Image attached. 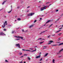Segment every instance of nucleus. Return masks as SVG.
I'll return each instance as SVG.
<instances>
[{"label": "nucleus", "instance_id": "61", "mask_svg": "<svg viewBox=\"0 0 63 63\" xmlns=\"http://www.w3.org/2000/svg\"><path fill=\"white\" fill-rule=\"evenodd\" d=\"M35 47H37L36 46H35Z\"/></svg>", "mask_w": 63, "mask_h": 63}, {"label": "nucleus", "instance_id": "26", "mask_svg": "<svg viewBox=\"0 0 63 63\" xmlns=\"http://www.w3.org/2000/svg\"><path fill=\"white\" fill-rule=\"evenodd\" d=\"M46 32V31H43L42 32H41V33H44V32Z\"/></svg>", "mask_w": 63, "mask_h": 63}, {"label": "nucleus", "instance_id": "39", "mask_svg": "<svg viewBox=\"0 0 63 63\" xmlns=\"http://www.w3.org/2000/svg\"><path fill=\"white\" fill-rule=\"evenodd\" d=\"M20 63H22V61H21V62H20Z\"/></svg>", "mask_w": 63, "mask_h": 63}, {"label": "nucleus", "instance_id": "57", "mask_svg": "<svg viewBox=\"0 0 63 63\" xmlns=\"http://www.w3.org/2000/svg\"><path fill=\"white\" fill-rule=\"evenodd\" d=\"M29 12V10H28V11H27V12Z\"/></svg>", "mask_w": 63, "mask_h": 63}, {"label": "nucleus", "instance_id": "29", "mask_svg": "<svg viewBox=\"0 0 63 63\" xmlns=\"http://www.w3.org/2000/svg\"><path fill=\"white\" fill-rule=\"evenodd\" d=\"M28 32V31H27V30L26 31H24V32Z\"/></svg>", "mask_w": 63, "mask_h": 63}, {"label": "nucleus", "instance_id": "23", "mask_svg": "<svg viewBox=\"0 0 63 63\" xmlns=\"http://www.w3.org/2000/svg\"><path fill=\"white\" fill-rule=\"evenodd\" d=\"M28 59L29 60H30V58L29 57L28 58Z\"/></svg>", "mask_w": 63, "mask_h": 63}, {"label": "nucleus", "instance_id": "2", "mask_svg": "<svg viewBox=\"0 0 63 63\" xmlns=\"http://www.w3.org/2000/svg\"><path fill=\"white\" fill-rule=\"evenodd\" d=\"M46 6H45L44 7L41 8L40 9V10L41 11H43L44 10H45V9H46Z\"/></svg>", "mask_w": 63, "mask_h": 63}, {"label": "nucleus", "instance_id": "60", "mask_svg": "<svg viewBox=\"0 0 63 63\" xmlns=\"http://www.w3.org/2000/svg\"><path fill=\"white\" fill-rule=\"evenodd\" d=\"M47 60H46V61H47Z\"/></svg>", "mask_w": 63, "mask_h": 63}, {"label": "nucleus", "instance_id": "7", "mask_svg": "<svg viewBox=\"0 0 63 63\" xmlns=\"http://www.w3.org/2000/svg\"><path fill=\"white\" fill-rule=\"evenodd\" d=\"M34 15V13H31L29 14V16H33V15Z\"/></svg>", "mask_w": 63, "mask_h": 63}, {"label": "nucleus", "instance_id": "13", "mask_svg": "<svg viewBox=\"0 0 63 63\" xmlns=\"http://www.w3.org/2000/svg\"><path fill=\"white\" fill-rule=\"evenodd\" d=\"M33 25H31V26H30L29 28H31V27H33Z\"/></svg>", "mask_w": 63, "mask_h": 63}, {"label": "nucleus", "instance_id": "54", "mask_svg": "<svg viewBox=\"0 0 63 63\" xmlns=\"http://www.w3.org/2000/svg\"><path fill=\"white\" fill-rule=\"evenodd\" d=\"M62 28H60V29H62Z\"/></svg>", "mask_w": 63, "mask_h": 63}, {"label": "nucleus", "instance_id": "1", "mask_svg": "<svg viewBox=\"0 0 63 63\" xmlns=\"http://www.w3.org/2000/svg\"><path fill=\"white\" fill-rule=\"evenodd\" d=\"M36 48H35V50H33L32 51H31L30 50H25V49H22V50L23 51H31V52H33V51H35L36 50Z\"/></svg>", "mask_w": 63, "mask_h": 63}, {"label": "nucleus", "instance_id": "30", "mask_svg": "<svg viewBox=\"0 0 63 63\" xmlns=\"http://www.w3.org/2000/svg\"><path fill=\"white\" fill-rule=\"evenodd\" d=\"M55 61V60H54V59H53V62H54Z\"/></svg>", "mask_w": 63, "mask_h": 63}, {"label": "nucleus", "instance_id": "19", "mask_svg": "<svg viewBox=\"0 0 63 63\" xmlns=\"http://www.w3.org/2000/svg\"><path fill=\"white\" fill-rule=\"evenodd\" d=\"M48 54V53H47L46 54H45V55L44 56H47V55Z\"/></svg>", "mask_w": 63, "mask_h": 63}, {"label": "nucleus", "instance_id": "43", "mask_svg": "<svg viewBox=\"0 0 63 63\" xmlns=\"http://www.w3.org/2000/svg\"><path fill=\"white\" fill-rule=\"evenodd\" d=\"M51 5V4H50V5H49V6H48V7H49V6Z\"/></svg>", "mask_w": 63, "mask_h": 63}, {"label": "nucleus", "instance_id": "8", "mask_svg": "<svg viewBox=\"0 0 63 63\" xmlns=\"http://www.w3.org/2000/svg\"><path fill=\"white\" fill-rule=\"evenodd\" d=\"M16 46H17V47H18L19 48H20V46L19 45V44H17L16 45Z\"/></svg>", "mask_w": 63, "mask_h": 63}, {"label": "nucleus", "instance_id": "15", "mask_svg": "<svg viewBox=\"0 0 63 63\" xmlns=\"http://www.w3.org/2000/svg\"><path fill=\"white\" fill-rule=\"evenodd\" d=\"M12 10L8 12V13H10L11 12H12Z\"/></svg>", "mask_w": 63, "mask_h": 63}, {"label": "nucleus", "instance_id": "5", "mask_svg": "<svg viewBox=\"0 0 63 63\" xmlns=\"http://www.w3.org/2000/svg\"><path fill=\"white\" fill-rule=\"evenodd\" d=\"M6 35V34H4V33H3V32H1L0 33V35Z\"/></svg>", "mask_w": 63, "mask_h": 63}, {"label": "nucleus", "instance_id": "35", "mask_svg": "<svg viewBox=\"0 0 63 63\" xmlns=\"http://www.w3.org/2000/svg\"><path fill=\"white\" fill-rule=\"evenodd\" d=\"M55 35V34H53L52 35V36H54Z\"/></svg>", "mask_w": 63, "mask_h": 63}, {"label": "nucleus", "instance_id": "17", "mask_svg": "<svg viewBox=\"0 0 63 63\" xmlns=\"http://www.w3.org/2000/svg\"><path fill=\"white\" fill-rule=\"evenodd\" d=\"M20 40V39L19 38L15 39L16 41H18V40Z\"/></svg>", "mask_w": 63, "mask_h": 63}, {"label": "nucleus", "instance_id": "41", "mask_svg": "<svg viewBox=\"0 0 63 63\" xmlns=\"http://www.w3.org/2000/svg\"><path fill=\"white\" fill-rule=\"evenodd\" d=\"M61 34V33H60V34H58V35H60Z\"/></svg>", "mask_w": 63, "mask_h": 63}, {"label": "nucleus", "instance_id": "59", "mask_svg": "<svg viewBox=\"0 0 63 63\" xmlns=\"http://www.w3.org/2000/svg\"><path fill=\"white\" fill-rule=\"evenodd\" d=\"M40 2H41V1H40L39 2V3H40Z\"/></svg>", "mask_w": 63, "mask_h": 63}, {"label": "nucleus", "instance_id": "22", "mask_svg": "<svg viewBox=\"0 0 63 63\" xmlns=\"http://www.w3.org/2000/svg\"><path fill=\"white\" fill-rule=\"evenodd\" d=\"M49 42L50 43H53V41H49Z\"/></svg>", "mask_w": 63, "mask_h": 63}, {"label": "nucleus", "instance_id": "38", "mask_svg": "<svg viewBox=\"0 0 63 63\" xmlns=\"http://www.w3.org/2000/svg\"><path fill=\"white\" fill-rule=\"evenodd\" d=\"M5 62H8V61L7 60H5Z\"/></svg>", "mask_w": 63, "mask_h": 63}, {"label": "nucleus", "instance_id": "24", "mask_svg": "<svg viewBox=\"0 0 63 63\" xmlns=\"http://www.w3.org/2000/svg\"><path fill=\"white\" fill-rule=\"evenodd\" d=\"M53 25V24H51V25H50L49 27H51V26H52V25Z\"/></svg>", "mask_w": 63, "mask_h": 63}, {"label": "nucleus", "instance_id": "48", "mask_svg": "<svg viewBox=\"0 0 63 63\" xmlns=\"http://www.w3.org/2000/svg\"><path fill=\"white\" fill-rule=\"evenodd\" d=\"M42 34V32H41V33H40V35H41V34Z\"/></svg>", "mask_w": 63, "mask_h": 63}, {"label": "nucleus", "instance_id": "14", "mask_svg": "<svg viewBox=\"0 0 63 63\" xmlns=\"http://www.w3.org/2000/svg\"><path fill=\"white\" fill-rule=\"evenodd\" d=\"M17 20H18V21H20L21 20V19L20 18H18L17 19Z\"/></svg>", "mask_w": 63, "mask_h": 63}, {"label": "nucleus", "instance_id": "27", "mask_svg": "<svg viewBox=\"0 0 63 63\" xmlns=\"http://www.w3.org/2000/svg\"><path fill=\"white\" fill-rule=\"evenodd\" d=\"M44 42H40V43H39V44H42V43H44Z\"/></svg>", "mask_w": 63, "mask_h": 63}, {"label": "nucleus", "instance_id": "55", "mask_svg": "<svg viewBox=\"0 0 63 63\" xmlns=\"http://www.w3.org/2000/svg\"><path fill=\"white\" fill-rule=\"evenodd\" d=\"M24 63H26V62H24Z\"/></svg>", "mask_w": 63, "mask_h": 63}, {"label": "nucleus", "instance_id": "18", "mask_svg": "<svg viewBox=\"0 0 63 63\" xmlns=\"http://www.w3.org/2000/svg\"><path fill=\"white\" fill-rule=\"evenodd\" d=\"M61 31V30H60L56 32H55V33H58V32H60V31Z\"/></svg>", "mask_w": 63, "mask_h": 63}, {"label": "nucleus", "instance_id": "62", "mask_svg": "<svg viewBox=\"0 0 63 63\" xmlns=\"http://www.w3.org/2000/svg\"><path fill=\"white\" fill-rule=\"evenodd\" d=\"M15 21H16V20H15Z\"/></svg>", "mask_w": 63, "mask_h": 63}, {"label": "nucleus", "instance_id": "6", "mask_svg": "<svg viewBox=\"0 0 63 63\" xmlns=\"http://www.w3.org/2000/svg\"><path fill=\"white\" fill-rule=\"evenodd\" d=\"M7 25V23H4V25L2 26V27L3 28H4L5 27V25Z\"/></svg>", "mask_w": 63, "mask_h": 63}, {"label": "nucleus", "instance_id": "20", "mask_svg": "<svg viewBox=\"0 0 63 63\" xmlns=\"http://www.w3.org/2000/svg\"><path fill=\"white\" fill-rule=\"evenodd\" d=\"M6 2V1H4L3 2V3H2V5H3V4H4V3Z\"/></svg>", "mask_w": 63, "mask_h": 63}, {"label": "nucleus", "instance_id": "50", "mask_svg": "<svg viewBox=\"0 0 63 63\" xmlns=\"http://www.w3.org/2000/svg\"><path fill=\"white\" fill-rule=\"evenodd\" d=\"M29 7H30V6H29L28 7H27V8H29Z\"/></svg>", "mask_w": 63, "mask_h": 63}, {"label": "nucleus", "instance_id": "21", "mask_svg": "<svg viewBox=\"0 0 63 63\" xmlns=\"http://www.w3.org/2000/svg\"><path fill=\"white\" fill-rule=\"evenodd\" d=\"M44 48H43V49H45V48H46V47H47V46H44Z\"/></svg>", "mask_w": 63, "mask_h": 63}, {"label": "nucleus", "instance_id": "36", "mask_svg": "<svg viewBox=\"0 0 63 63\" xmlns=\"http://www.w3.org/2000/svg\"><path fill=\"white\" fill-rule=\"evenodd\" d=\"M40 19L39 20H41V19H42V18H40Z\"/></svg>", "mask_w": 63, "mask_h": 63}, {"label": "nucleus", "instance_id": "3", "mask_svg": "<svg viewBox=\"0 0 63 63\" xmlns=\"http://www.w3.org/2000/svg\"><path fill=\"white\" fill-rule=\"evenodd\" d=\"M14 37H16V38H21V39H23V38L21 36H14Z\"/></svg>", "mask_w": 63, "mask_h": 63}, {"label": "nucleus", "instance_id": "45", "mask_svg": "<svg viewBox=\"0 0 63 63\" xmlns=\"http://www.w3.org/2000/svg\"><path fill=\"white\" fill-rule=\"evenodd\" d=\"M4 31H6V29H4Z\"/></svg>", "mask_w": 63, "mask_h": 63}, {"label": "nucleus", "instance_id": "34", "mask_svg": "<svg viewBox=\"0 0 63 63\" xmlns=\"http://www.w3.org/2000/svg\"><path fill=\"white\" fill-rule=\"evenodd\" d=\"M49 3V2H47V3H46V4H48Z\"/></svg>", "mask_w": 63, "mask_h": 63}, {"label": "nucleus", "instance_id": "64", "mask_svg": "<svg viewBox=\"0 0 63 63\" xmlns=\"http://www.w3.org/2000/svg\"><path fill=\"white\" fill-rule=\"evenodd\" d=\"M53 63H55L53 62Z\"/></svg>", "mask_w": 63, "mask_h": 63}, {"label": "nucleus", "instance_id": "9", "mask_svg": "<svg viewBox=\"0 0 63 63\" xmlns=\"http://www.w3.org/2000/svg\"><path fill=\"white\" fill-rule=\"evenodd\" d=\"M16 32H15V31H13L12 32V34H14H14H16Z\"/></svg>", "mask_w": 63, "mask_h": 63}, {"label": "nucleus", "instance_id": "28", "mask_svg": "<svg viewBox=\"0 0 63 63\" xmlns=\"http://www.w3.org/2000/svg\"><path fill=\"white\" fill-rule=\"evenodd\" d=\"M50 37V35H49L48 36V38H49Z\"/></svg>", "mask_w": 63, "mask_h": 63}, {"label": "nucleus", "instance_id": "32", "mask_svg": "<svg viewBox=\"0 0 63 63\" xmlns=\"http://www.w3.org/2000/svg\"><path fill=\"white\" fill-rule=\"evenodd\" d=\"M60 38H59L58 39V41H59V40H60Z\"/></svg>", "mask_w": 63, "mask_h": 63}, {"label": "nucleus", "instance_id": "42", "mask_svg": "<svg viewBox=\"0 0 63 63\" xmlns=\"http://www.w3.org/2000/svg\"><path fill=\"white\" fill-rule=\"evenodd\" d=\"M7 23V21H5V22L4 23Z\"/></svg>", "mask_w": 63, "mask_h": 63}, {"label": "nucleus", "instance_id": "56", "mask_svg": "<svg viewBox=\"0 0 63 63\" xmlns=\"http://www.w3.org/2000/svg\"><path fill=\"white\" fill-rule=\"evenodd\" d=\"M1 10H2V9H1L0 10V11H1Z\"/></svg>", "mask_w": 63, "mask_h": 63}, {"label": "nucleus", "instance_id": "51", "mask_svg": "<svg viewBox=\"0 0 63 63\" xmlns=\"http://www.w3.org/2000/svg\"><path fill=\"white\" fill-rule=\"evenodd\" d=\"M8 26H11V25H9Z\"/></svg>", "mask_w": 63, "mask_h": 63}, {"label": "nucleus", "instance_id": "11", "mask_svg": "<svg viewBox=\"0 0 63 63\" xmlns=\"http://www.w3.org/2000/svg\"><path fill=\"white\" fill-rule=\"evenodd\" d=\"M51 21V20H49L46 23H49V22Z\"/></svg>", "mask_w": 63, "mask_h": 63}, {"label": "nucleus", "instance_id": "31", "mask_svg": "<svg viewBox=\"0 0 63 63\" xmlns=\"http://www.w3.org/2000/svg\"><path fill=\"white\" fill-rule=\"evenodd\" d=\"M36 21H37V20H35L34 21V23L36 22Z\"/></svg>", "mask_w": 63, "mask_h": 63}, {"label": "nucleus", "instance_id": "47", "mask_svg": "<svg viewBox=\"0 0 63 63\" xmlns=\"http://www.w3.org/2000/svg\"><path fill=\"white\" fill-rule=\"evenodd\" d=\"M23 57V56H21V57H20V58H22V57Z\"/></svg>", "mask_w": 63, "mask_h": 63}, {"label": "nucleus", "instance_id": "10", "mask_svg": "<svg viewBox=\"0 0 63 63\" xmlns=\"http://www.w3.org/2000/svg\"><path fill=\"white\" fill-rule=\"evenodd\" d=\"M40 57H41V56L40 55L36 57V58H40Z\"/></svg>", "mask_w": 63, "mask_h": 63}, {"label": "nucleus", "instance_id": "16", "mask_svg": "<svg viewBox=\"0 0 63 63\" xmlns=\"http://www.w3.org/2000/svg\"><path fill=\"white\" fill-rule=\"evenodd\" d=\"M19 54V55H22V53L21 52H20Z\"/></svg>", "mask_w": 63, "mask_h": 63}, {"label": "nucleus", "instance_id": "33", "mask_svg": "<svg viewBox=\"0 0 63 63\" xmlns=\"http://www.w3.org/2000/svg\"><path fill=\"white\" fill-rule=\"evenodd\" d=\"M57 46L56 45H53V46Z\"/></svg>", "mask_w": 63, "mask_h": 63}, {"label": "nucleus", "instance_id": "40", "mask_svg": "<svg viewBox=\"0 0 63 63\" xmlns=\"http://www.w3.org/2000/svg\"><path fill=\"white\" fill-rule=\"evenodd\" d=\"M22 31H23V32H24V30L23 29L22 30Z\"/></svg>", "mask_w": 63, "mask_h": 63}, {"label": "nucleus", "instance_id": "52", "mask_svg": "<svg viewBox=\"0 0 63 63\" xmlns=\"http://www.w3.org/2000/svg\"><path fill=\"white\" fill-rule=\"evenodd\" d=\"M19 7H17V9H18V8H19Z\"/></svg>", "mask_w": 63, "mask_h": 63}, {"label": "nucleus", "instance_id": "25", "mask_svg": "<svg viewBox=\"0 0 63 63\" xmlns=\"http://www.w3.org/2000/svg\"><path fill=\"white\" fill-rule=\"evenodd\" d=\"M24 56H27V54H25L24 55Z\"/></svg>", "mask_w": 63, "mask_h": 63}, {"label": "nucleus", "instance_id": "63", "mask_svg": "<svg viewBox=\"0 0 63 63\" xmlns=\"http://www.w3.org/2000/svg\"><path fill=\"white\" fill-rule=\"evenodd\" d=\"M55 22H56V21H55Z\"/></svg>", "mask_w": 63, "mask_h": 63}, {"label": "nucleus", "instance_id": "49", "mask_svg": "<svg viewBox=\"0 0 63 63\" xmlns=\"http://www.w3.org/2000/svg\"><path fill=\"white\" fill-rule=\"evenodd\" d=\"M41 38H39L38 39V40H41Z\"/></svg>", "mask_w": 63, "mask_h": 63}, {"label": "nucleus", "instance_id": "37", "mask_svg": "<svg viewBox=\"0 0 63 63\" xmlns=\"http://www.w3.org/2000/svg\"><path fill=\"white\" fill-rule=\"evenodd\" d=\"M42 58H41L40 60V61H42Z\"/></svg>", "mask_w": 63, "mask_h": 63}, {"label": "nucleus", "instance_id": "58", "mask_svg": "<svg viewBox=\"0 0 63 63\" xmlns=\"http://www.w3.org/2000/svg\"><path fill=\"white\" fill-rule=\"evenodd\" d=\"M48 44H50V43H49Z\"/></svg>", "mask_w": 63, "mask_h": 63}, {"label": "nucleus", "instance_id": "4", "mask_svg": "<svg viewBox=\"0 0 63 63\" xmlns=\"http://www.w3.org/2000/svg\"><path fill=\"white\" fill-rule=\"evenodd\" d=\"M63 51V48L60 50L58 53H57V54H59L62 51Z\"/></svg>", "mask_w": 63, "mask_h": 63}, {"label": "nucleus", "instance_id": "12", "mask_svg": "<svg viewBox=\"0 0 63 63\" xmlns=\"http://www.w3.org/2000/svg\"><path fill=\"white\" fill-rule=\"evenodd\" d=\"M63 45V43H61L59 44V46H61V45Z\"/></svg>", "mask_w": 63, "mask_h": 63}, {"label": "nucleus", "instance_id": "46", "mask_svg": "<svg viewBox=\"0 0 63 63\" xmlns=\"http://www.w3.org/2000/svg\"><path fill=\"white\" fill-rule=\"evenodd\" d=\"M56 12H58V10H56Z\"/></svg>", "mask_w": 63, "mask_h": 63}, {"label": "nucleus", "instance_id": "53", "mask_svg": "<svg viewBox=\"0 0 63 63\" xmlns=\"http://www.w3.org/2000/svg\"><path fill=\"white\" fill-rule=\"evenodd\" d=\"M4 17H6V16H4Z\"/></svg>", "mask_w": 63, "mask_h": 63}, {"label": "nucleus", "instance_id": "44", "mask_svg": "<svg viewBox=\"0 0 63 63\" xmlns=\"http://www.w3.org/2000/svg\"><path fill=\"white\" fill-rule=\"evenodd\" d=\"M29 49H31L32 50H33V49L32 48H30Z\"/></svg>", "mask_w": 63, "mask_h": 63}]
</instances>
